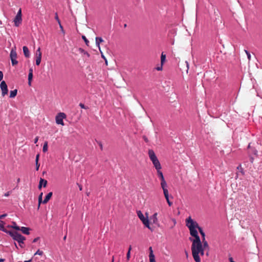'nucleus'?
<instances>
[{
	"instance_id": "nucleus-27",
	"label": "nucleus",
	"mask_w": 262,
	"mask_h": 262,
	"mask_svg": "<svg viewBox=\"0 0 262 262\" xmlns=\"http://www.w3.org/2000/svg\"><path fill=\"white\" fill-rule=\"evenodd\" d=\"M79 51L80 53H83L84 55L88 57H90V54L86 51H84L83 49L80 48Z\"/></svg>"
},
{
	"instance_id": "nucleus-43",
	"label": "nucleus",
	"mask_w": 262,
	"mask_h": 262,
	"mask_svg": "<svg viewBox=\"0 0 262 262\" xmlns=\"http://www.w3.org/2000/svg\"><path fill=\"white\" fill-rule=\"evenodd\" d=\"M40 164L38 162L36 163V170H38Z\"/></svg>"
},
{
	"instance_id": "nucleus-52",
	"label": "nucleus",
	"mask_w": 262,
	"mask_h": 262,
	"mask_svg": "<svg viewBox=\"0 0 262 262\" xmlns=\"http://www.w3.org/2000/svg\"><path fill=\"white\" fill-rule=\"evenodd\" d=\"M9 195H10V192H9H9H7V193H6L4 194V195H5V196H9Z\"/></svg>"
},
{
	"instance_id": "nucleus-34",
	"label": "nucleus",
	"mask_w": 262,
	"mask_h": 262,
	"mask_svg": "<svg viewBox=\"0 0 262 262\" xmlns=\"http://www.w3.org/2000/svg\"><path fill=\"white\" fill-rule=\"evenodd\" d=\"M250 152L254 155H257V151L254 148L251 149V150L250 151Z\"/></svg>"
},
{
	"instance_id": "nucleus-26",
	"label": "nucleus",
	"mask_w": 262,
	"mask_h": 262,
	"mask_svg": "<svg viewBox=\"0 0 262 262\" xmlns=\"http://www.w3.org/2000/svg\"><path fill=\"white\" fill-rule=\"evenodd\" d=\"M149 262H156L155 255L154 254H149Z\"/></svg>"
},
{
	"instance_id": "nucleus-2",
	"label": "nucleus",
	"mask_w": 262,
	"mask_h": 262,
	"mask_svg": "<svg viewBox=\"0 0 262 262\" xmlns=\"http://www.w3.org/2000/svg\"><path fill=\"white\" fill-rule=\"evenodd\" d=\"M148 154L150 160L151 161L157 171L161 170L162 168L161 164L158 159L154 151L152 149H149Z\"/></svg>"
},
{
	"instance_id": "nucleus-3",
	"label": "nucleus",
	"mask_w": 262,
	"mask_h": 262,
	"mask_svg": "<svg viewBox=\"0 0 262 262\" xmlns=\"http://www.w3.org/2000/svg\"><path fill=\"white\" fill-rule=\"evenodd\" d=\"M186 226L189 228L191 235L196 238V230L195 229L194 223L191 216L186 219Z\"/></svg>"
},
{
	"instance_id": "nucleus-47",
	"label": "nucleus",
	"mask_w": 262,
	"mask_h": 262,
	"mask_svg": "<svg viewBox=\"0 0 262 262\" xmlns=\"http://www.w3.org/2000/svg\"><path fill=\"white\" fill-rule=\"evenodd\" d=\"M7 216L6 214H4L0 215V219H3Z\"/></svg>"
},
{
	"instance_id": "nucleus-45",
	"label": "nucleus",
	"mask_w": 262,
	"mask_h": 262,
	"mask_svg": "<svg viewBox=\"0 0 262 262\" xmlns=\"http://www.w3.org/2000/svg\"><path fill=\"white\" fill-rule=\"evenodd\" d=\"M149 254H154V253H153V251H152V247H150L149 248Z\"/></svg>"
},
{
	"instance_id": "nucleus-20",
	"label": "nucleus",
	"mask_w": 262,
	"mask_h": 262,
	"mask_svg": "<svg viewBox=\"0 0 262 262\" xmlns=\"http://www.w3.org/2000/svg\"><path fill=\"white\" fill-rule=\"evenodd\" d=\"M19 230H21V232L24 234H25L27 235H28L30 233V232H29L30 229L28 227H21V228H20Z\"/></svg>"
},
{
	"instance_id": "nucleus-11",
	"label": "nucleus",
	"mask_w": 262,
	"mask_h": 262,
	"mask_svg": "<svg viewBox=\"0 0 262 262\" xmlns=\"http://www.w3.org/2000/svg\"><path fill=\"white\" fill-rule=\"evenodd\" d=\"M161 186L163 190L164 194L168 193V190L167 189V183L165 180L161 182Z\"/></svg>"
},
{
	"instance_id": "nucleus-13",
	"label": "nucleus",
	"mask_w": 262,
	"mask_h": 262,
	"mask_svg": "<svg viewBox=\"0 0 262 262\" xmlns=\"http://www.w3.org/2000/svg\"><path fill=\"white\" fill-rule=\"evenodd\" d=\"M33 69L32 68H30L29 71V75H28V84L29 85H31V81L33 78Z\"/></svg>"
},
{
	"instance_id": "nucleus-63",
	"label": "nucleus",
	"mask_w": 262,
	"mask_h": 262,
	"mask_svg": "<svg viewBox=\"0 0 262 262\" xmlns=\"http://www.w3.org/2000/svg\"><path fill=\"white\" fill-rule=\"evenodd\" d=\"M79 189H80V190H82V187H81V186H79Z\"/></svg>"
},
{
	"instance_id": "nucleus-17",
	"label": "nucleus",
	"mask_w": 262,
	"mask_h": 262,
	"mask_svg": "<svg viewBox=\"0 0 262 262\" xmlns=\"http://www.w3.org/2000/svg\"><path fill=\"white\" fill-rule=\"evenodd\" d=\"M23 52H24V55L26 57H30V52H29V50L28 48L26 46H24L23 47Z\"/></svg>"
},
{
	"instance_id": "nucleus-23",
	"label": "nucleus",
	"mask_w": 262,
	"mask_h": 262,
	"mask_svg": "<svg viewBox=\"0 0 262 262\" xmlns=\"http://www.w3.org/2000/svg\"><path fill=\"white\" fill-rule=\"evenodd\" d=\"M166 60V55L163 52L162 53L161 56V64L163 65Z\"/></svg>"
},
{
	"instance_id": "nucleus-41",
	"label": "nucleus",
	"mask_w": 262,
	"mask_h": 262,
	"mask_svg": "<svg viewBox=\"0 0 262 262\" xmlns=\"http://www.w3.org/2000/svg\"><path fill=\"white\" fill-rule=\"evenodd\" d=\"M39 158V154H37V155H36V158H35V162H36V163L38 162Z\"/></svg>"
},
{
	"instance_id": "nucleus-31",
	"label": "nucleus",
	"mask_w": 262,
	"mask_h": 262,
	"mask_svg": "<svg viewBox=\"0 0 262 262\" xmlns=\"http://www.w3.org/2000/svg\"><path fill=\"white\" fill-rule=\"evenodd\" d=\"M100 51V53H101V55L102 58H103V59H104V60H105V64H106V65H107V59H106V58H105V57L104 56V55H103V53H102V52L101 50H100V51Z\"/></svg>"
},
{
	"instance_id": "nucleus-38",
	"label": "nucleus",
	"mask_w": 262,
	"mask_h": 262,
	"mask_svg": "<svg viewBox=\"0 0 262 262\" xmlns=\"http://www.w3.org/2000/svg\"><path fill=\"white\" fill-rule=\"evenodd\" d=\"M79 106H80L81 107V108H84V109H88V108H88V107L85 106L84 105V104H83V103H79Z\"/></svg>"
},
{
	"instance_id": "nucleus-9",
	"label": "nucleus",
	"mask_w": 262,
	"mask_h": 262,
	"mask_svg": "<svg viewBox=\"0 0 262 262\" xmlns=\"http://www.w3.org/2000/svg\"><path fill=\"white\" fill-rule=\"evenodd\" d=\"M41 56H42V53L40 51V48H38V49L36 50V64L37 66H39L41 62Z\"/></svg>"
},
{
	"instance_id": "nucleus-57",
	"label": "nucleus",
	"mask_w": 262,
	"mask_h": 262,
	"mask_svg": "<svg viewBox=\"0 0 262 262\" xmlns=\"http://www.w3.org/2000/svg\"><path fill=\"white\" fill-rule=\"evenodd\" d=\"M32 259L29 260H25L24 262H31Z\"/></svg>"
},
{
	"instance_id": "nucleus-61",
	"label": "nucleus",
	"mask_w": 262,
	"mask_h": 262,
	"mask_svg": "<svg viewBox=\"0 0 262 262\" xmlns=\"http://www.w3.org/2000/svg\"><path fill=\"white\" fill-rule=\"evenodd\" d=\"M19 182H20V179L18 178L17 180V182L19 183Z\"/></svg>"
},
{
	"instance_id": "nucleus-50",
	"label": "nucleus",
	"mask_w": 262,
	"mask_h": 262,
	"mask_svg": "<svg viewBox=\"0 0 262 262\" xmlns=\"http://www.w3.org/2000/svg\"><path fill=\"white\" fill-rule=\"evenodd\" d=\"M38 137H36L34 139V143H36L38 142Z\"/></svg>"
},
{
	"instance_id": "nucleus-19",
	"label": "nucleus",
	"mask_w": 262,
	"mask_h": 262,
	"mask_svg": "<svg viewBox=\"0 0 262 262\" xmlns=\"http://www.w3.org/2000/svg\"><path fill=\"white\" fill-rule=\"evenodd\" d=\"M10 58L12 59H16L17 58V53L15 50L12 49L10 52Z\"/></svg>"
},
{
	"instance_id": "nucleus-46",
	"label": "nucleus",
	"mask_w": 262,
	"mask_h": 262,
	"mask_svg": "<svg viewBox=\"0 0 262 262\" xmlns=\"http://www.w3.org/2000/svg\"><path fill=\"white\" fill-rule=\"evenodd\" d=\"M42 199H38V208L39 207L40 204L42 203Z\"/></svg>"
},
{
	"instance_id": "nucleus-32",
	"label": "nucleus",
	"mask_w": 262,
	"mask_h": 262,
	"mask_svg": "<svg viewBox=\"0 0 262 262\" xmlns=\"http://www.w3.org/2000/svg\"><path fill=\"white\" fill-rule=\"evenodd\" d=\"M82 38L83 39V40L84 41L85 44L88 46H89V40L87 39V38H86V37L84 35L82 36Z\"/></svg>"
},
{
	"instance_id": "nucleus-16",
	"label": "nucleus",
	"mask_w": 262,
	"mask_h": 262,
	"mask_svg": "<svg viewBox=\"0 0 262 262\" xmlns=\"http://www.w3.org/2000/svg\"><path fill=\"white\" fill-rule=\"evenodd\" d=\"M96 46L98 47L99 50L100 51L101 48L100 47V43L104 41L103 39L101 37H96L95 38Z\"/></svg>"
},
{
	"instance_id": "nucleus-49",
	"label": "nucleus",
	"mask_w": 262,
	"mask_h": 262,
	"mask_svg": "<svg viewBox=\"0 0 262 262\" xmlns=\"http://www.w3.org/2000/svg\"><path fill=\"white\" fill-rule=\"evenodd\" d=\"M39 237H36V238H34V239H33V243H35V242H37V241H38V240H39Z\"/></svg>"
},
{
	"instance_id": "nucleus-53",
	"label": "nucleus",
	"mask_w": 262,
	"mask_h": 262,
	"mask_svg": "<svg viewBox=\"0 0 262 262\" xmlns=\"http://www.w3.org/2000/svg\"><path fill=\"white\" fill-rule=\"evenodd\" d=\"M229 260H230V262H231V261H234L233 260V259L232 257H230L229 258Z\"/></svg>"
},
{
	"instance_id": "nucleus-1",
	"label": "nucleus",
	"mask_w": 262,
	"mask_h": 262,
	"mask_svg": "<svg viewBox=\"0 0 262 262\" xmlns=\"http://www.w3.org/2000/svg\"><path fill=\"white\" fill-rule=\"evenodd\" d=\"M198 230L202 236V239L198 235V262H200L201 258L199 254L203 255L204 251H206V255H209V247L208 242L205 239V233L202 228L198 225Z\"/></svg>"
},
{
	"instance_id": "nucleus-22",
	"label": "nucleus",
	"mask_w": 262,
	"mask_h": 262,
	"mask_svg": "<svg viewBox=\"0 0 262 262\" xmlns=\"http://www.w3.org/2000/svg\"><path fill=\"white\" fill-rule=\"evenodd\" d=\"M17 90H14L13 91H11L10 92V98H14L17 95Z\"/></svg>"
},
{
	"instance_id": "nucleus-37",
	"label": "nucleus",
	"mask_w": 262,
	"mask_h": 262,
	"mask_svg": "<svg viewBox=\"0 0 262 262\" xmlns=\"http://www.w3.org/2000/svg\"><path fill=\"white\" fill-rule=\"evenodd\" d=\"M55 19L57 21L58 24H60V21L59 19V17H58V14H57V13H55Z\"/></svg>"
},
{
	"instance_id": "nucleus-4",
	"label": "nucleus",
	"mask_w": 262,
	"mask_h": 262,
	"mask_svg": "<svg viewBox=\"0 0 262 262\" xmlns=\"http://www.w3.org/2000/svg\"><path fill=\"white\" fill-rule=\"evenodd\" d=\"M137 215L138 217L140 219V220L142 222L143 224L149 229H150V227L149 226V220L148 219L147 213H146L145 214L146 215V217H145L143 213L140 210L137 211Z\"/></svg>"
},
{
	"instance_id": "nucleus-30",
	"label": "nucleus",
	"mask_w": 262,
	"mask_h": 262,
	"mask_svg": "<svg viewBox=\"0 0 262 262\" xmlns=\"http://www.w3.org/2000/svg\"><path fill=\"white\" fill-rule=\"evenodd\" d=\"M237 169H238L243 174H244V171L243 168L242 167L241 165H238L237 167Z\"/></svg>"
},
{
	"instance_id": "nucleus-40",
	"label": "nucleus",
	"mask_w": 262,
	"mask_h": 262,
	"mask_svg": "<svg viewBox=\"0 0 262 262\" xmlns=\"http://www.w3.org/2000/svg\"><path fill=\"white\" fill-rule=\"evenodd\" d=\"M16 16H18L21 17V9H19V10L17 12Z\"/></svg>"
},
{
	"instance_id": "nucleus-44",
	"label": "nucleus",
	"mask_w": 262,
	"mask_h": 262,
	"mask_svg": "<svg viewBox=\"0 0 262 262\" xmlns=\"http://www.w3.org/2000/svg\"><path fill=\"white\" fill-rule=\"evenodd\" d=\"M3 73L2 71H0V81L3 79Z\"/></svg>"
},
{
	"instance_id": "nucleus-18",
	"label": "nucleus",
	"mask_w": 262,
	"mask_h": 262,
	"mask_svg": "<svg viewBox=\"0 0 262 262\" xmlns=\"http://www.w3.org/2000/svg\"><path fill=\"white\" fill-rule=\"evenodd\" d=\"M52 192H49L45 197V199L43 200V201H42V203L43 204H46L49 201V200L51 199V198L52 197Z\"/></svg>"
},
{
	"instance_id": "nucleus-15",
	"label": "nucleus",
	"mask_w": 262,
	"mask_h": 262,
	"mask_svg": "<svg viewBox=\"0 0 262 262\" xmlns=\"http://www.w3.org/2000/svg\"><path fill=\"white\" fill-rule=\"evenodd\" d=\"M158 213L157 212L155 213L150 217L151 222L155 224H157L158 223V220L157 219Z\"/></svg>"
},
{
	"instance_id": "nucleus-28",
	"label": "nucleus",
	"mask_w": 262,
	"mask_h": 262,
	"mask_svg": "<svg viewBox=\"0 0 262 262\" xmlns=\"http://www.w3.org/2000/svg\"><path fill=\"white\" fill-rule=\"evenodd\" d=\"M12 224H13V226H12V228H14L15 229H16L17 230H20L19 227H18L16 225V224L15 222H13Z\"/></svg>"
},
{
	"instance_id": "nucleus-42",
	"label": "nucleus",
	"mask_w": 262,
	"mask_h": 262,
	"mask_svg": "<svg viewBox=\"0 0 262 262\" xmlns=\"http://www.w3.org/2000/svg\"><path fill=\"white\" fill-rule=\"evenodd\" d=\"M59 27H60V28L61 29V31L63 32V34H64V31L63 30V27H62V26L61 24V23H60V24H59Z\"/></svg>"
},
{
	"instance_id": "nucleus-12",
	"label": "nucleus",
	"mask_w": 262,
	"mask_h": 262,
	"mask_svg": "<svg viewBox=\"0 0 262 262\" xmlns=\"http://www.w3.org/2000/svg\"><path fill=\"white\" fill-rule=\"evenodd\" d=\"M21 21H22L21 17L16 15L14 18V19L15 26L16 27L19 26V25L21 24Z\"/></svg>"
},
{
	"instance_id": "nucleus-60",
	"label": "nucleus",
	"mask_w": 262,
	"mask_h": 262,
	"mask_svg": "<svg viewBox=\"0 0 262 262\" xmlns=\"http://www.w3.org/2000/svg\"><path fill=\"white\" fill-rule=\"evenodd\" d=\"M66 238H67V235H66L64 237H63V240L65 241L66 239Z\"/></svg>"
},
{
	"instance_id": "nucleus-25",
	"label": "nucleus",
	"mask_w": 262,
	"mask_h": 262,
	"mask_svg": "<svg viewBox=\"0 0 262 262\" xmlns=\"http://www.w3.org/2000/svg\"><path fill=\"white\" fill-rule=\"evenodd\" d=\"M48 150V142L46 141L44 143L43 148H42V151L43 152H46Z\"/></svg>"
},
{
	"instance_id": "nucleus-35",
	"label": "nucleus",
	"mask_w": 262,
	"mask_h": 262,
	"mask_svg": "<svg viewBox=\"0 0 262 262\" xmlns=\"http://www.w3.org/2000/svg\"><path fill=\"white\" fill-rule=\"evenodd\" d=\"M245 52L247 55V57H248V59L250 60L251 59V55H250V53L247 50H245Z\"/></svg>"
},
{
	"instance_id": "nucleus-14",
	"label": "nucleus",
	"mask_w": 262,
	"mask_h": 262,
	"mask_svg": "<svg viewBox=\"0 0 262 262\" xmlns=\"http://www.w3.org/2000/svg\"><path fill=\"white\" fill-rule=\"evenodd\" d=\"M47 184V181L42 178L40 179L39 184L38 185V189H40L43 185V187H46Z\"/></svg>"
},
{
	"instance_id": "nucleus-5",
	"label": "nucleus",
	"mask_w": 262,
	"mask_h": 262,
	"mask_svg": "<svg viewBox=\"0 0 262 262\" xmlns=\"http://www.w3.org/2000/svg\"><path fill=\"white\" fill-rule=\"evenodd\" d=\"M11 235L13 237V239L17 241L19 244H24V241L26 239L25 237L22 236L17 232L11 233Z\"/></svg>"
},
{
	"instance_id": "nucleus-39",
	"label": "nucleus",
	"mask_w": 262,
	"mask_h": 262,
	"mask_svg": "<svg viewBox=\"0 0 262 262\" xmlns=\"http://www.w3.org/2000/svg\"><path fill=\"white\" fill-rule=\"evenodd\" d=\"M130 258V252L129 251H127L126 254V259L128 261Z\"/></svg>"
},
{
	"instance_id": "nucleus-55",
	"label": "nucleus",
	"mask_w": 262,
	"mask_h": 262,
	"mask_svg": "<svg viewBox=\"0 0 262 262\" xmlns=\"http://www.w3.org/2000/svg\"><path fill=\"white\" fill-rule=\"evenodd\" d=\"M99 145H100V149L101 150H102L103 147H102V144H101V143H99Z\"/></svg>"
},
{
	"instance_id": "nucleus-6",
	"label": "nucleus",
	"mask_w": 262,
	"mask_h": 262,
	"mask_svg": "<svg viewBox=\"0 0 262 262\" xmlns=\"http://www.w3.org/2000/svg\"><path fill=\"white\" fill-rule=\"evenodd\" d=\"M189 240L192 242L191 247L192 256L194 260L196 262V238L194 237V238L193 239L192 237H189Z\"/></svg>"
},
{
	"instance_id": "nucleus-54",
	"label": "nucleus",
	"mask_w": 262,
	"mask_h": 262,
	"mask_svg": "<svg viewBox=\"0 0 262 262\" xmlns=\"http://www.w3.org/2000/svg\"><path fill=\"white\" fill-rule=\"evenodd\" d=\"M131 250H132V246L130 245L128 247V251H129V252H130Z\"/></svg>"
},
{
	"instance_id": "nucleus-58",
	"label": "nucleus",
	"mask_w": 262,
	"mask_h": 262,
	"mask_svg": "<svg viewBox=\"0 0 262 262\" xmlns=\"http://www.w3.org/2000/svg\"><path fill=\"white\" fill-rule=\"evenodd\" d=\"M248 148L249 149H250L251 148V143H249V145H248Z\"/></svg>"
},
{
	"instance_id": "nucleus-48",
	"label": "nucleus",
	"mask_w": 262,
	"mask_h": 262,
	"mask_svg": "<svg viewBox=\"0 0 262 262\" xmlns=\"http://www.w3.org/2000/svg\"><path fill=\"white\" fill-rule=\"evenodd\" d=\"M162 67H163V66H162V64H161V67H157L156 69L158 71H161L162 69Z\"/></svg>"
},
{
	"instance_id": "nucleus-62",
	"label": "nucleus",
	"mask_w": 262,
	"mask_h": 262,
	"mask_svg": "<svg viewBox=\"0 0 262 262\" xmlns=\"http://www.w3.org/2000/svg\"><path fill=\"white\" fill-rule=\"evenodd\" d=\"M114 256H113V257H112V262H114Z\"/></svg>"
},
{
	"instance_id": "nucleus-10",
	"label": "nucleus",
	"mask_w": 262,
	"mask_h": 262,
	"mask_svg": "<svg viewBox=\"0 0 262 262\" xmlns=\"http://www.w3.org/2000/svg\"><path fill=\"white\" fill-rule=\"evenodd\" d=\"M179 66L180 67L181 70L183 72L184 71H185L186 73H188V63L187 61L182 62L181 63H179Z\"/></svg>"
},
{
	"instance_id": "nucleus-33",
	"label": "nucleus",
	"mask_w": 262,
	"mask_h": 262,
	"mask_svg": "<svg viewBox=\"0 0 262 262\" xmlns=\"http://www.w3.org/2000/svg\"><path fill=\"white\" fill-rule=\"evenodd\" d=\"M4 222L3 221H0V230L4 231Z\"/></svg>"
},
{
	"instance_id": "nucleus-7",
	"label": "nucleus",
	"mask_w": 262,
	"mask_h": 262,
	"mask_svg": "<svg viewBox=\"0 0 262 262\" xmlns=\"http://www.w3.org/2000/svg\"><path fill=\"white\" fill-rule=\"evenodd\" d=\"M66 118V115L64 113H59L56 116V123L58 124L64 125L63 119Z\"/></svg>"
},
{
	"instance_id": "nucleus-36",
	"label": "nucleus",
	"mask_w": 262,
	"mask_h": 262,
	"mask_svg": "<svg viewBox=\"0 0 262 262\" xmlns=\"http://www.w3.org/2000/svg\"><path fill=\"white\" fill-rule=\"evenodd\" d=\"M11 62H12V64L13 66H15V65L17 64L18 62L16 60V59H11Z\"/></svg>"
},
{
	"instance_id": "nucleus-64",
	"label": "nucleus",
	"mask_w": 262,
	"mask_h": 262,
	"mask_svg": "<svg viewBox=\"0 0 262 262\" xmlns=\"http://www.w3.org/2000/svg\"><path fill=\"white\" fill-rule=\"evenodd\" d=\"M237 177H238V173H236L235 179H236Z\"/></svg>"
},
{
	"instance_id": "nucleus-8",
	"label": "nucleus",
	"mask_w": 262,
	"mask_h": 262,
	"mask_svg": "<svg viewBox=\"0 0 262 262\" xmlns=\"http://www.w3.org/2000/svg\"><path fill=\"white\" fill-rule=\"evenodd\" d=\"M0 88L2 91V95L4 97L8 94V89L7 85L5 81H2L0 84Z\"/></svg>"
},
{
	"instance_id": "nucleus-29",
	"label": "nucleus",
	"mask_w": 262,
	"mask_h": 262,
	"mask_svg": "<svg viewBox=\"0 0 262 262\" xmlns=\"http://www.w3.org/2000/svg\"><path fill=\"white\" fill-rule=\"evenodd\" d=\"M43 254V252L42 251L38 249L34 254V255H42Z\"/></svg>"
},
{
	"instance_id": "nucleus-51",
	"label": "nucleus",
	"mask_w": 262,
	"mask_h": 262,
	"mask_svg": "<svg viewBox=\"0 0 262 262\" xmlns=\"http://www.w3.org/2000/svg\"><path fill=\"white\" fill-rule=\"evenodd\" d=\"M42 195H43V193H42V192H41V193L39 194V196H38V199H42Z\"/></svg>"
},
{
	"instance_id": "nucleus-59",
	"label": "nucleus",
	"mask_w": 262,
	"mask_h": 262,
	"mask_svg": "<svg viewBox=\"0 0 262 262\" xmlns=\"http://www.w3.org/2000/svg\"><path fill=\"white\" fill-rule=\"evenodd\" d=\"M185 254H186V257H188V253H187V251H185Z\"/></svg>"
},
{
	"instance_id": "nucleus-21",
	"label": "nucleus",
	"mask_w": 262,
	"mask_h": 262,
	"mask_svg": "<svg viewBox=\"0 0 262 262\" xmlns=\"http://www.w3.org/2000/svg\"><path fill=\"white\" fill-rule=\"evenodd\" d=\"M157 174H158V177L160 178V179L161 180V182L165 180L163 173L161 171V170H159L157 171Z\"/></svg>"
},
{
	"instance_id": "nucleus-24",
	"label": "nucleus",
	"mask_w": 262,
	"mask_h": 262,
	"mask_svg": "<svg viewBox=\"0 0 262 262\" xmlns=\"http://www.w3.org/2000/svg\"><path fill=\"white\" fill-rule=\"evenodd\" d=\"M164 196L166 200V201L168 204V205L169 206H171L172 205V203L171 202H170L169 200V195H168V193H165L164 194Z\"/></svg>"
},
{
	"instance_id": "nucleus-56",
	"label": "nucleus",
	"mask_w": 262,
	"mask_h": 262,
	"mask_svg": "<svg viewBox=\"0 0 262 262\" xmlns=\"http://www.w3.org/2000/svg\"><path fill=\"white\" fill-rule=\"evenodd\" d=\"M4 260H5V259L0 258V262H3V261H4Z\"/></svg>"
}]
</instances>
